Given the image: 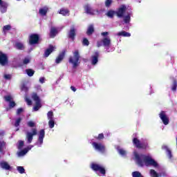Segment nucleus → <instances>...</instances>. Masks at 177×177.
Segmentation results:
<instances>
[{
  "mask_svg": "<svg viewBox=\"0 0 177 177\" xmlns=\"http://www.w3.org/2000/svg\"><path fill=\"white\" fill-rule=\"evenodd\" d=\"M133 156L135 157V160L136 162L140 165V167H143L146 165V167H153L154 168H160L158 163L154 160V159L151 158V156H146V155H139L138 152L134 151Z\"/></svg>",
  "mask_w": 177,
  "mask_h": 177,
  "instance_id": "1",
  "label": "nucleus"
},
{
  "mask_svg": "<svg viewBox=\"0 0 177 177\" xmlns=\"http://www.w3.org/2000/svg\"><path fill=\"white\" fill-rule=\"evenodd\" d=\"M118 17H124V23L131 21V12L127 11V6L122 5L117 12Z\"/></svg>",
  "mask_w": 177,
  "mask_h": 177,
  "instance_id": "2",
  "label": "nucleus"
},
{
  "mask_svg": "<svg viewBox=\"0 0 177 177\" xmlns=\"http://www.w3.org/2000/svg\"><path fill=\"white\" fill-rule=\"evenodd\" d=\"M102 45L104 46L106 52H113L114 50V48H111V40L109 37L104 38L101 41H97V46L98 48Z\"/></svg>",
  "mask_w": 177,
  "mask_h": 177,
  "instance_id": "3",
  "label": "nucleus"
},
{
  "mask_svg": "<svg viewBox=\"0 0 177 177\" xmlns=\"http://www.w3.org/2000/svg\"><path fill=\"white\" fill-rule=\"evenodd\" d=\"M73 57H69V63L73 64V67L74 68H77L78 67V65L80 64V52L78 50H75L73 52Z\"/></svg>",
  "mask_w": 177,
  "mask_h": 177,
  "instance_id": "4",
  "label": "nucleus"
},
{
  "mask_svg": "<svg viewBox=\"0 0 177 177\" xmlns=\"http://www.w3.org/2000/svg\"><path fill=\"white\" fill-rule=\"evenodd\" d=\"M38 131L36 128H32L31 129V131H26V140L27 143H31L32 142V139H34V136H36L37 135Z\"/></svg>",
  "mask_w": 177,
  "mask_h": 177,
  "instance_id": "5",
  "label": "nucleus"
},
{
  "mask_svg": "<svg viewBox=\"0 0 177 177\" xmlns=\"http://www.w3.org/2000/svg\"><path fill=\"white\" fill-rule=\"evenodd\" d=\"M32 99L35 102V106L33 107V111H38L41 107H42V105L41 104V99H39V97L35 93L32 94Z\"/></svg>",
  "mask_w": 177,
  "mask_h": 177,
  "instance_id": "6",
  "label": "nucleus"
},
{
  "mask_svg": "<svg viewBox=\"0 0 177 177\" xmlns=\"http://www.w3.org/2000/svg\"><path fill=\"white\" fill-rule=\"evenodd\" d=\"M85 11L88 15H100L102 12L103 10H93L92 9V8H91V6L89 5H86L84 7Z\"/></svg>",
  "mask_w": 177,
  "mask_h": 177,
  "instance_id": "7",
  "label": "nucleus"
},
{
  "mask_svg": "<svg viewBox=\"0 0 177 177\" xmlns=\"http://www.w3.org/2000/svg\"><path fill=\"white\" fill-rule=\"evenodd\" d=\"M133 142L138 149H146V147H147V142L146 141L140 142L138 138H133Z\"/></svg>",
  "mask_w": 177,
  "mask_h": 177,
  "instance_id": "8",
  "label": "nucleus"
},
{
  "mask_svg": "<svg viewBox=\"0 0 177 177\" xmlns=\"http://www.w3.org/2000/svg\"><path fill=\"white\" fill-rule=\"evenodd\" d=\"M91 168L93 169V171H97L98 172H100L102 175H104L106 174V170L104 169V167H103L100 165L97 164H92Z\"/></svg>",
  "mask_w": 177,
  "mask_h": 177,
  "instance_id": "9",
  "label": "nucleus"
},
{
  "mask_svg": "<svg viewBox=\"0 0 177 177\" xmlns=\"http://www.w3.org/2000/svg\"><path fill=\"white\" fill-rule=\"evenodd\" d=\"M159 116L165 125L169 124V118L167 116V114H165V111H161Z\"/></svg>",
  "mask_w": 177,
  "mask_h": 177,
  "instance_id": "10",
  "label": "nucleus"
},
{
  "mask_svg": "<svg viewBox=\"0 0 177 177\" xmlns=\"http://www.w3.org/2000/svg\"><path fill=\"white\" fill-rule=\"evenodd\" d=\"M38 41H39V36L38 35H31L29 38V44L30 45H35V44H38Z\"/></svg>",
  "mask_w": 177,
  "mask_h": 177,
  "instance_id": "11",
  "label": "nucleus"
},
{
  "mask_svg": "<svg viewBox=\"0 0 177 177\" xmlns=\"http://www.w3.org/2000/svg\"><path fill=\"white\" fill-rule=\"evenodd\" d=\"M93 146L95 149V150H97L98 151H100L101 153H104L105 148L104 145L103 144L97 143V142H93Z\"/></svg>",
  "mask_w": 177,
  "mask_h": 177,
  "instance_id": "12",
  "label": "nucleus"
},
{
  "mask_svg": "<svg viewBox=\"0 0 177 177\" xmlns=\"http://www.w3.org/2000/svg\"><path fill=\"white\" fill-rule=\"evenodd\" d=\"M7 64H8V56H6L2 52H0V64H1V66H5Z\"/></svg>",
  "mask_w": 177,
  "mask_h": 177,
  "instance_id": "13",
  "label": "nucleus"
},
{
  "mask_svg": "<svg viewBox=\"0 0 177 177\" xmlns=\"http://www.w3.org/2000/svg\"><path fill=\"white\" fill-rule=\"evenodd\" d=\"M0 167L1 168H2L3 169H6V171H9V169H10V168H12L10 167V165H9V163H8L6 161H1L0 162Z\"/></svg>",
  "mask_w": 177,
  "mask_h": 177,
  "instance_id": "14",
  "label": "nucleus"
},
{
  "mask_svg": "<svg viewBox=\"0 0 177 177\" xmlns=\"http://www.w3.org/2000/svg\"><path fill=\"white\" fill-rule=\"evenodd\" d=\"M7 8L8 3H5L4 1H2V0H0V10L1 13H5V12H6Z\"/></svg>",
  "mask_w": 177,
  "mask_h": 177,
  "instance_id": "15",
  "label": "nucleus"
},
{
  "mask_svg": "<svg viewBox=\"0 0 177 177\" xmlns=\"http://www.w3.org/2000/svg\"><path fill=\"white\" fill-rule=\"evenodd\" d=\"M99 53L95 52V55L91 57V64L95 66L98 62Z\"/></svg>",
  "mask_w": 177,
  "mask_h": 177,
  "instance_id": "16",
  "label": "nucleus"
},
{
  "mask_svg": "<svg viewBox=\"0 0 177 177\" xmlns=\"http://www.w3.org/2000/svg\"><path fill=\"white\" fill-rule=\"evenodd\" d=\"M55 49H56V48L53 46H50L48 48H47L46 50V51L44 52V56L45 57H48V56H49V55H50V53H52V52H53V50H55Z\"/></svg>",
  "mask_w": 177,
  "mask_h": 177,
  "instance_id": "17",
  "label": "nucleus"
},
{
  "mask_svg": "<svg viewBox=\"0 0 177 177\" xmlns=\"http://www.w3.org/2000/svg\"><path fill=\"white\" fill-rule=\"evenodd\" d=\"M150 175H151V177L165 176V173H163V174L159 173V174H158L156 170L151 169L150 170Z\"/></svg>",
  "mask_w": 177,
  "mask_h": 177,
  "instance_id": "18",
  "label": "nucleus"
},
{
  "mask_svg": "<svg viewBox=\"0 0 177 177\" xmlns=\"http://www.w3.org/2000/svg\"><path fill=\"white\" fill-rule=\"evenodd\" d=\"M48 7L45 6L39 10V13L41 15V16H46V13H48Z\"/></svg>",
  "mask_w": 177,
  "mask_h": 177,
  "instance_id": "19",
  "label": "nucleus"
},
{
  "mask_svg": "<svg viewBox=\"0 0 177 177\" xmlns=\"http://www.w3.org/2000/svg\"><path fill=\"white\" fill-rule=\"evenodd\" d=\"M115 35H118V37H131V33L125 31H122L115 33Z\"/></svg>",
  "mask_w": 177,
  "mask_h": 177,
  "instance_id": "20",
  "label": "nucleus"
},
{
  "mask_svg": "<svg viewBox=\"0 0 177 177\" xmlns=\"http://www.w3.org/2000/svg\"><path fill=\"white\" fill-rule=\"evenodd\" d=\"M57 34V29L56 28H51L50 31V38H55L56 35Z\"/></svg>",
  "mask_w": 177,
  "mask_h": 177,
  "instance_id": "21",
  "label": "nucleus"
},
{
  "mask_svg": "<svg viewBox=\"0 0 177 177\" xmlns=\"http://www.w3.org/2000/svg\"><path fill=\"white\" fill-rule=\"evenodd\" d=\"M59 15H62V16H68L70 15V11L66 8H62L59 12Z\"/></svg>",
  "mask_w": 177,
  "mask_h": 177,
  "instance_id": "22",
  "label": "nucleus"
},
{
  "mask_svg": "<svg viewBox=\"0 0 177 177\" xmlns=\"http://www.w3.org/2000/svg\"><path fill=\"white\" fill-rule=\"evenodd\" d=\"M162 149L163 150H166L169 158H172V153L171 152V150H169V149H168V147H167V145H163L162 147Z\"/></svg>",
  "mask_w": 177,
  "mask_h": 177,
  "instance_id": "23",
  "label": "nucleus"
},
{
  "mask_svg": "<svg viewBox=\"0 0 177 177\" xmlns=\"http://www.w3.org/2000/svg\"><path fill=\"white\" fill-rule=\"evenodd\" d=\"M63 59H64V53L59 55V56L55 59V63L57 64H59V63H60L62 62V60H63Z\"/></svg>",
  "mask_w": 177,
  "mask_h": 177,
  "instance_id": "24",
  "label": "nucleus"
},
{
  "mask_svg": "<svg viewBox=\"0 0 177 177\" xmlns=\"http://www.w3.org/2000/svg\"><path fill=\"white\" fill-rule=\"evenodd\" d=\"M74 37H75V30L74 28H72L68 33V37L71 38V39H74Z\"/></svg>",
  "mask_w": 177,
  "mask_h": 177,
  "instance_id": "25",
  "label": "nucleus"
},
{
  "mask_svg": "<svg viewBox=\"0 0 177 177\" xmlns=\"http://www.w3.org/2000/svg\"><path fill=\"white\" fill-rule=\"evenodd\" d=\"M15 48L19 50H23L24 49V44L21 42H17L15 43Z\"/></svg>",
  "mask_w": 177,
  "mask_h": 177,
  "instance_id": "26",
  "label": "nucleus"
},
{
  "mask_svg": "<svg viewBox=\"0 0 177 177\" xmlns=\"http://www.w3.org/2000/svg\"><path fill=\"white\" fill-rule=\"evenodd\" d=\"M93 31H95V30L93 29V25L89 26L86 32L87 35H92V34L93 33Z\"/></svg>",
  "mask_w": 177,
  "mask_h": 177,
  "instance_id": "27",
  "label": "nucleus"
},
{
  "mask_svg": "<svg viewBox=\"0 0 177 177\" xmlns=\"http://www.w3.org/2000/svg\"><path fill=\"white\" fill-rule=\"evenodd\" d=\"M37 123L32 120H30L27 122V126L29 127V128H35L36 127Z\"/></svg>",
  "mask_w": 177,
  "mask_h": 177,
  "instance_id": "28",
  "label": "nucleus"
},
{
  "mask_svg": "<svg viewBox=\"0 0 177 177\" xmlns=\"http://www.w3.org/2000/svg\"><path fill=\"white\" fill-rule=\"evenodd\" d=\"M26 73L28 75V77H32L35 71H34V70L32 69H26Z\"/></svg>",
  "mask_w": 177,
  "mask_h": 177,
  "instance_id": "29",
  "label": "nucleus"
},
{
  "mask_svg": "<svg viewBox=\"0 0 177 177\" xmlns=\"http://www.w3.org/2000/svg\"><path fill=\"white\" fill-rule=\"evenodd\" d=\"M27 153H28V150H27V149H25L21 151L20 152H19L18 156H19V157H21L23 156H26V154H27Z\"/></svg>",
  "mask_w": 177,
  "mask_h": 177,
  "instance_id": "30",
  "label": "nucleus"
},
{
  "mask_svg": "<svg viewBox=\"0 0 177 177\" xmlns=\"http://www.w3.org/2000/svg\"><path fill=\"white\" fill-rule=\"evenodd\" d=\"M118 151L119 153H120L121 156H127V151L123 149H120V147H118Z\"/></svg>",
  "mask_w": 177,
  "mask_h": 177,
  "instance_id": "31",
  "label": "nucleus"
},
{
  "mask_svg": "<svg viewBox=\"0 0 177 177\" xmlns=\"http://www.w3.org/2000/svg\"><path fill=\"white\" fill-rule=\"evenodd\" d=\"M48 120H54L53 119V111H50L47 113Z\"/></svg>",
  "mask_w": 177,
  "mask_h": 177,
  "instance_id": "32",
  "label": "nucleus"
},
{
  "mask_svg": "<svg viewBox=\"0 0 177 177\" xmlns=\"http://www.w3.org/2000/svg\"><path fill=\"white\" fill-rule=\"evenodd\" d=\"M45 138V130L41 129L39 131V138Z\"/></svg>",
  "mask_w": 177,
  "mask_h": 177,
  "instance_id": "33",
  "label": "nucleus"
},
{
  "mask_svg": "<svg viewBox=\"0 0 177 177\" xmlns=\"http://www.w3.org/2000/svg\"><path fill=\"white\" fill-rule=\"evenodd\" d=\"M132 176L133 177H143V176H142V174H140V172L139 171H133L132 173Z\"/></svg>",
  "mask_w": 177,
  "mask_h": 177,
  "instance_id": "34",
  "label": "nucleus"
},
{
  "mask_svg": "<svg viewBox=\"0 0 177 177\" xmlns=\"http://www.w3.org/2000/svg\"><path fill=\"white\" fill-rule=\"evenodd\" d=\"M30 62H31V57H26L24 58L23 63H24V64H28V63H30Z\"/></svg>",
  "mask_w": 177,
  "mask_h": 177,
  "instance_id": "35",
  "label": "nucleus"
},
{
  "mask_svg": "<svg viewBox=\"0 0 177 177\" xmlns=\"http://www.w3.org/2000/svg\"><path fill=\"white\" fill-rule=\"evenodd\" d=\"M17 171L19 172V174H24L25 172V169L24 167H21V166H18L17 167Z\"/></svg>",
  "mask_w": 177,
  "mask_h": 177,
  "instance_id": "36",
  "label": "nucleus"
},
{
  "mask_svg": "<svg viewBox=\"0 0 177 177\" xmlns=\"http://www.w3.org/2000/svg\"><path fill=\"white\" fill-rule=\"evenodd\" d=\"M6 145V143L4 141L0 140V151H2V150H3Z\"/></svg>",
  "mask_w": 177,
  "mask_h": 177,
  "instance_id": "37",
  "label": "nucleus"
},
{
  "mask_svg": "<svg viewBox=\"0 0 177 177\" xmlns=\"http://www.w3.org/2000/svg\"><path fill=\"white\" fill-rule=\"evenodd\" d=\"M48 125L50 128H53L55 127V120H50L48 122Z\"/></svg>",
  "mask_w": 177,
  "mask_h": 177,
  "instance_id": "38",
  "label": "nucleus"
},
{
  "mask_svg": "<svg viewBox=\"0 0 177 177\" xmlns=\"http://www.w3.org/2000/svg\"><path fill=\"white\" fill-rule=\"evenodd\" d=\"M23 146H24V141H19L18 142V149L19 150H21V149H23Z\"/></svg>",
  "mask_w": 177,
  "mask_h": 177,
  "instance_id": "39",
  "label": "nucleus"
},
{
  "mask_svg": "<svg viewBox=\"0 0 177 177\" xmlns=\"http://www.w3.org/2000/svg\"><path fill=\"white\" fill-rule=\"evenodd\" d=\"M4 99L6 100V102H12V100H13V97H11V95H6L4 97Z\"/></svg>",
  "mask_w": 177,
  "mask_h": 177,
  "instance_id": "40",
  "label": "nucleus"
},
{
  "mask_svg": "<svg viewBox=\"0 0 177 177\" xmlns=\"http://www.w3.org/2000/svg\"><path fill=\"white\" fill-rule=\"evenodd\" d=\"M115 12L113 10H109L107 13H106V16H108V17H113L114 16V14Z\"/></svg>",
  "mask_w": 177,
  "mask_h": 177,
  "instance_id": "41",
  "label": "nucleus"
},
{
  "mask_svg": "<svg viewBox=\"0 0 177 177\" xmlns=\"http://www.w3.org/2000/svg\"><path fill=\"white\" fill-rule=\"evenodd\" d=\"M20 122H21V118H18L15 120V127H19V125H20Z\"/></svg>",
  "mask_w": 177,
  "mask_h": 177,
  "instance_id": "42",
  "label": "nucleus"
},
{
  "mask_svg": "<svg viewBox=\"0 0 177 177\" xmlns=\"http://www.w3.org/2000/svg\"><path fill=\"white\" fill-rule=\"evenodd\" d=\"M10 28H11V27L10 25L4 26L3 28V32H5L6 31H9V30H10Z\"/></svg>",
  "mask_w": 177,
  "mask_h": 177,
  "instance_id": "43",
  "label": "nucleus"
},
{
  "mask_svg": "<svg viewBox=\"0 0 177 177\" xmlns=\"http://www.w3.org/2000/svg\"><path fill=\"white\" fill-rule=\"evenodd\" d=\"M42 143H44V138H39L38 142L37 143V146L40 147Z\"/></svg>",
  "mask_w": 177,
  "mask_h": 177,
  "instance_id": "44",
  "label": "nucleus"
},
{
  "mask_svg": "<svg viewBox=\"0 0 177 177\" xmlns=\"http://www.w3.org/2000/svg\"><path fill=\"white\" fill-rule=\"evenodd\" d=\"M21 90L24 91V92H27L28 91V88H27V86H26V85L24 84L21 86Z\"/></svg>",
  "mask_w": 177,
  "mask_h": 177,
  "instance_id": "45",
  "label": "nucleus"
},
{
  "mask_svg": "<svg viewBox=\"0 0 177 177\" xmlns=\"http://www.w3.org/2000/svg\"><path fill=\"white\" fill-rule=\"evenodd\" d=\"M25 100H26L27 104H28V106H31V104H32V102L31 101V100L26 97Z\"/></svg>",
  "mask_w": 177,
  "mask_h": 177,
  "instance_id": "46",
  "label": "nucleus"
},
{
  "mask_svg": "<svg viewBox=\"0 0 177 177\" xmlns=\"http://www.w3.org/2000/svg\"><path fill=\"white\" fill-rule=\"evenodd\" d=\"M83 45L88 46V45H89V41H88L87 39H83Z\"/></svg>",
  "mask_w": 177,
  "mask_h": 177,
  "instance_id": "47",
  "label": "nucleus"
},
{
  "mask_svg": "<svg viewBox=\"0 0 177 177\" xmlns=\"http://www.w3.org/2000/svg\"><path fill=\"white\" fill-rule=\"evenodd\" d=\"M111 0H106L105 2V5L107 8H109V6H110V5H111Z\"/></svg>",
  "mask_w": 177,
  "mask_h": 177,
  "instance_id": "48",
  "label": "nucleus"
},
{
  "mask_svg": "<svg viewBox=\"0 0 177 177\" xmlns=\"http://www.w3.org/2000/svg\"><path fill=\"white\" fill-rule=\"evenodd\" d=\"M23 111V109L22 108H19L17 110V115H20V114H21V112Z\"/></svg>",
  "mask_w": 177,
  "mask_h": 177,
  "instance_id": "49",
  "label": "nucleus"
},
{
  "mask_svg": "<svg viewBox=\"0 0 177 177\" xmlns=\"http://www.w3.org/2000/svg\"><path fill=\"white\" fill-rule=\"evenodd\" d=\"M16 106V103L15 102L11 101L10 102V107L12 109V107H15Z\"/></svg>",
  "mask_w": 177,
  "mask_h": 177,
  "instance_id": "50",
  "label": "nucleus"
},
{
  "mask_svg": "<svg viewBox=\"0 0 177 177\" xmlns=\"http://www.w3.org/2000/svg\"><path fill=\"white\" fill-rule=\"evenodd\" d=\"M4 78L6 80H10V78H12V75H4Z\"/></svg>",
  "mask_w": 177,
  "mask_h": 177,
  "instance_id": "51",
  "label": "nucleus"
},
{
  "mask_svg": "<svg viewBox=\"0 0 177 177\" xmlns=\"http://www.w3.org/2000/svg\"><path fill=\"white\" fill-rule=\"evenodd\" d=\"M172 91H176V82L174 81V85L172 86Z\"/></svg>",
  "mask_w": 177,
  "mask_h": 177,
  "instance_id": "52",
  "label": "nucleus"
},
{
  "mask_svg": "<svg viewBox=\"0 0 177 177\" xmlns=\"http://www.w3.org/2000/svg\"><path fill=\"white\" fill-rule=\"evenodd\" d=\"M39 82L41 84H44V82H45V78L44 77H40Z\"/></svg>",
  "mask_w": 177,
  "mask_h": 177,
  "instance_id": "53",
  "label": "nucleus"
},
{
  "mask_svg": "<svg viewBox=\"0 0 177 177\" xmlns=\"http://www.w3.org/2000/svg\"><path fill=\"white\" fill-rule=\"evenodd\" d=\"M101 35H102V37H106V35H109V32H103Z\"/></svg>",
  "mask_w": 177,
  "mask_h": 177,
  "instance_id": "54",
  "label": "nucleus"
},
{
  "mask_svg": "<svg viewBox=\"0 0 177 177\" xmlns=\"http://www.w3.org/2000/svg\"><path fill=\"white\" fill-rule=\"evenodd\" d=\"M104 138V136H103V133L99 134L98 139H103Z\"/></svg>",
  "mask_w": 177,
  "mask_h": 177,
  "instance_id": "55",
  "label": "nucleus"
},
{
  "mask_svg": "<svg viewBox=\"0 0 177 177\" xmlns=\"http://www.w3.org/2000/svg\"><path fill=\"white\" fill-rule=\"evenodd\" d=\"M71 91H73V92H75V91H77V88H75L74 87V86H71Z\"/></svg>",
  "mask_w": 177,
  "mask_h": 177,
  "instance_id": "56",
  "label": "nucleus"
},
{
  "mask_svg": "<svg viewBox=\"0 0 177 177\" xmlns=\"http://www.w3.org/2000/svg\"><path fill=\"white\" fill-rule=\"evenodd\" d=\"M3 135H5V132L1 131L0 132V138H2L3 136Z\"/></svg>",
  "mask_w": 177,
  "mask_h": 177,
  "instance_id": "57",
  "label": "nucleus"
},
{
  "mask_svg": "<svg viewBox=\"0 0 177 177\" xmlns=\"http://www.w3.org/2000/svg\"><path fill=\"white\" fill-rule=\"evenodd\" d=\"M32 146H29V147H28L27 148H26L27 150H28V151H29V150H31V149H32Z\"/></svg>",
  "mask_w": 177,
  "mask_h": 177,
  "instance_id": "58",
  "label": "nucleus"
}]
</instances>
